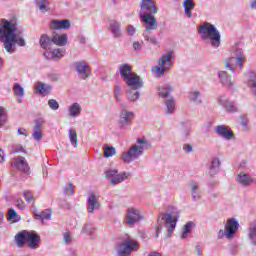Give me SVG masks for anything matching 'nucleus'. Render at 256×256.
Wrapping results in <instances>:
<instances>
[{
    "label": "nucleus",
    "mask_w": 256,
    "mask_h": 256,
    "mask_svg": "<svg viewBox=\"0 0 256 256\" xmlns=\"http://www.w3.org/2000/svg\"><path fill=\"white\" fill-rule=\"evenodd\" d=\"M52 55L53 57H55L56 59H61L63 57V55H65V50L61 49V48H57L54 49L52 51Z\"/></svg>",
    "instance_id": "5fc2aeb1"
},
{
    "label": "nucleus",
    "mask_w": 256,
    "mask_h": 256,
    "mask_svg": "<svg viewBox=\"0 0 256 256\" xmlns=\"http://www.w3.org/2000/svg\"><path fill=\"white\" fill-rule=\"evenodd\" d=\"M173 89V86L171 84H166L158 89L160 97H163L164 99L169 97L171 95V91Z\"/></svg>",
    "instance_id": "72a5a7b5"
},
{
    "label": "nucleus",
    "mask_w": 256,
    "mask_h": 256,
    "mask_svg": "<svg viewBox=\"0 0 256 256\" xmlns=\"http://www.w3.org/2000/svg\"><path fill=\"white\" fill-rule=\"evenodd\" d=\"M189 100L191 103H195L199 105L201 103V92L199 91H192L189 93Z\"/></svg>",
    "instance_id": "58836bf2"
},
{
    "label": "nucleus",
    "mask_w": 256,
    "mask_h": 256,
    "mask_svg": "<svg viewBox=\"0 0 256 256\" xmlns=\"http://www.w3.org/2000/svg\"><path fill=\"white\" fill-rule=\"evenodd\" d=\"M165 114L166 115H173L175 113V110L177 109V105L175 104V99L170 98L165 101Z\"/></svg>",
    "instance_id": "cd10ccee"
},
{
    "label": "nucleus",
    "mask_w": 256,
    "mask_h": 256,
    "mask_svg": "<svg viewBox=\"0 0 256 256\" xmlns=\"http://www.w3.org/2000/svg\"><path fill=\"white\" fill-rule=\"evenodd\" d=\"M179 221V211L174 206H169L166 212H161L158 215V226L155 228V237L158 239L161 229H165L166 237H171L175 227Z\"/></svg>",
    "instance_id": "f03ea898"
},
{
    "label": "nucleus",
    "mask_w": 256,
    "mask_h": 256,
    "mask_svg": "<svg viewBox=\"0 0 256 256\" xmlns=\"http://www.w3.org/2000/svg\"><path fill=\"white\" fill-rule=\"evenodd\" d=\"M43 123H44V121L41 118L35 120V125H34L33 130H35V131H43Z\"/></svg>",
    "instance_id": "052dcab7"
},
{
    "label": "nucleus",
    "mask_w": 256,
    "mask_h": 256,
    "mask_svg": "<svg viewBox=\"0 0 256 256\" xmlns=\"http://www.w3.org/2000/svg\"><path fill=\"white\" fill-rule=\"evenodd\" d=\"M13 90H14L15 95H17V97L25 96V88H23V86H21V84L15 83Z\"/></svg>",
    "instance_id": "a18cd8bd"
},
{
    "label": "nucleus",
    "mask_w": 256,
    "mask_h": 256,
    "mask_svg": "<svg viewBox=\"0 0 256 256\" xmlns=\"http://www.w3.org/2000/svg\"><path fill=\"white\" fill-rule=\"evenodd\" d=\"M81 104L78 102L73 103L71 106L68 108V115L69 117H79L81 115Z\"/></svg>",
    "instance_id": "c756f323"
},
{
    "label": "nucleus",
    "mask_w": 256,
    "mask_h": 256,
    "mask_svg": "<svg viewBox=\"0 0 256 256\" xmlns=\"http://www.w3.org/2000/svg\"><path fill=\"white\" fill-rule=\"evenodd\" d=\"M110 31L115 39H119L123 35V31L121 30V23L117 20L109 21Z\"/></svg>",
    "instance_id": "4be33fe9"
},
{
    "label": "nucleus",
    "mask_w": 256,
    "mask_h": 256,
    "mask_svg": "<svg viewBox=\"0 0 256 256\" xmlns=\"http://www.w3.org/2000/svg\"><path fill=\"white\" fill-rule=\"evenodd\" d=\"M126 33L130 37H133V35H135L137 33V29H135V26H133V25H128L126 27Z\"/></svg>",
    "instance_id": "680f3d73"
},
{
    "label": "nucleus",
    "mask_w": 256,
    "mask_h": 256,
    "mask_svg": "<svg viewBox=\"0 0 256 256\" xmlns=\"http://www.w3.org/2000/svg\"><path fill=\"white\" fill-rule=\"evenodd\" d=\"M237 181L238 183H240V185L247 187V185H249V183H251L252 180H251V177H249V175L241 172L237 176Z\"/></svg>",
    "instance_id": "f704fd0d"
},
{
    "label": "nucleus",
    "mask_w": 256,
    "mask_h": 256,
    "mask_svg": "<svg viewBox=\"0 0 256 256\" xmlns=\"http://www.w3.org/2000/svg\"><path fill=\"white\" fill-rule=\"evenodd\" d=\"M118 69L120 71V77L123 79V81L135 73L133 72V67L127 63L121 64Z\"/></svg>",
    "instance_id": "b1692460"
},
{
    "label": "nucleus",
    "mask_w": 256,
    "mask_h": 256,
    "mask_svg": "<svg viewBox=\"0 0 256 256\" xmlns=\"http://www.w3.org/2000/svg\"><path fill=\"white\" fill-rule=\"evenodd\" d=\"M48 106L50 109H52V111H57V109H59V102H57L55 99H50L48 100Z\"/></svg>",
    "instance_id": "bf43d9fd"
},
{
    "label": "nucleus",
    "mask_w": 256,
    "mask_h": 256,
    "mask_svg": "<svg viewBox=\"0 0 256 256\" xmlns=\"http://www.w3.org/2000/svg\"><path fill=\"white\" fill-rule=\"evenodd\" d=\"M220 105L226 109L228 113H237L239 111V108L237 107V104L229 99V97L225 94H222L218 99Z\"/></svg>",
    "instance_id": "2eb2a0df"
},
{
    "label": "nucleus",
    "mask_w": 256,
    "mask_h": 256,
    "mask_svg": "<svg viewBox=\"0 0 256 256\" xmlns=\"http://www.w3.org/2000/svg\"><path fill=\"white\" fill-rule=\"evenodd\" d=\"M119 173V170H117V168H108L105 170V176H106V179H113L116 174Z\"/></svg>",
    "instance_id": "49530a36"
},
{
    "label": "nucleus",
    "mask_w": 256,
    "mask_h": 256,
    "mask_svg": "<svg viewBox=\"0 0 256 256\" xmlns=\"http://www.w3.org/2000/svg\"><path fill=\"white\" fill-rule=\"evenodd\" d=\"M35 5L42 13H47V11H49L48 0H35Z\"/></svg>",
    "instance_id": "c9c22d12"
},
{
    "label": "nucleus",
    "mask_w": 256,
    "mask_h": 256,
    "mask_svg": "<svg viewBox=\"0 0 256 256\" xmlns=\"http://www.w3.org/2000/svg\"><path fill=\"white\" fill-rule=\"evenodd\" d=\"M115 153H117V150L115 149V147L109 146L107 144L104 146V157H106V159L109 157H113Z\"/></svg>",
    "instance_id": "c03bdc74"
},
{
    "label": "nucleus",
    "mask_w": 256,
    "mask_h": 256,
    "mask_svg": "<svg viewBox=\"0 0 256 256\" xmlns=\"http://www.w3.org/2000/svg\"><path fill=\"white\" fill-rule=\"evenodd\" d=\"M182 6L184 7V14L188 19H191L193 17V9H195V2L193 0H184L182 3Z\"/></svg>",
    "instance_id": "393cba45"
},
{
    "label": "nucleus",
    "mask_w": 256,
    "mask_h": 256,
    "mask_svg": "<svg viewBox=\"0 0 256 256\" xmlns=\"http://www.w3.org/2000/svg\"><path fill=\"white\" fill-rule=\"evenodd\" d=\"M68 137L70 139L71 145H73L74 147H77V145H78L77 132H75V130H73V129H69Z\"/></svg>",
    "instance_id": "37998d69"
},
{
    "label": "nucleus",
    "mask_w": 256,
    "mask_h": 256,
    "mask_svg": "<svg viewBox=\"0 0 256 256\" xmlns=\"http://www.w3.org/2000/svg\"><path fill=\"white\" fill-rule=\"evenodd\" d=\"M32 137L34 141H41L43 139V130H33Z\"/></svg>",
    "instance_id": "6e6d98bb"
},
{
    "label": "nucleus",
    "mask_w": 256,
    "mask_h": 256,
    "mask_svg": "<svg viewBox=\"0 0 256 256\" xmlns=\"http://www.w3.org/2000/svg\"><path fill=\"white\" fill-rule=\"evenodd\" d=\"M153 15L155 14H140L143 23H145L146 33H148V31H155V29L159 27V23L157 22V19Z\"/></svg>",
    "instance_id": "4468645a"
},
{
    "label": "nucleus",
    "mask_w": 256,
    "mask_h": 256,
    "mask_svg": "<svg viewBox=\"0 0 256 256\" xmlns=\"http://www.w3.org/2000/svg\"><path fill=\"white\" fill-rule=\"evenodd\" d=\"M231 57L225 60V67L231 73H241L243 71V63H245L246 58L243 54V50L239 46L235 45L230 50Z\"/></svg>",
    "instance_id": "39448f33"
},
{
    "label": "nucleus",
    "mask_w": 256,
    "mask_h": 256,
    "mask_svg": "<svg viewBox=\"0 0 256 256\" xmlns=\"http://www.w3.org/2000/svg\"><path fill=\"white\" fill-rule=\"evenodd\" d=\"M82 233H87V235H93V233H95V227H93V224H86L84 225Z\"/></svg>",
    "instance_id": "864d4df0"
},
{
    "label": "nucleus",
    "mask_w": 256,
    "mask_h": 256,
    "mask_svg": "<svg viewBox=\"0 0 256 256\" xmlns=\"http://www.w3.org/2000/svg\"><path fill=\"white\" fill-rule=\"evenodd\" d=\"M218 76L220 79V83L224 85V87H228V89H233V85H235V81L233 78L227 73V71H219Z\"/></svg>",
    "instance_id": "aec40b11"
},
{
    "label": "nucleus",
    "mask_w": 256,
    "mask_h": 256,
    "mask_svg": "<svg viewBox=\"0 0 256 256\" xmlns=\"http://www.w3.org/2000/svg\"><path fill=\"white\" fill-rule=\"evenodd\" d=\"M12 154H15V153H24L26 155L27 153V150H25V148L23 147V145L19 144V145H14L12 146V151H11Z\"/></svg>",
    "instance_id": "603ef678"
},
{
    "label": "nucleus",
    "mask_w": 256,
    "mask_h": 256,
    "mask_svg": "<svg viewBox=\"0 0 256 256\" xmlns=\"http://www.w3.org/2000/svg\"><path fill=\"white\" fill-rule=\"evenodd\" d=\"M15 205L16 207H18V209H25L26 208V205H25V202H23L21 199H17L15 201Z\"/></svg>",
    "instance_id": "0e129e2a"
},
{
    "label": "nucleus",
    "mask_w": 256,
    "mask_h": 256,
    "mask_svg": "<svg viewBox=\"0 0 256 256\" xmlns=\"http://www.w3.org/2000/svg\"><path fill=\"white\" fill-rule=\"evenodd\" d=\"M248 237L250 239V243L256 246V223L250 225Z\"/></svg>",
    "instance_id": "e433bc0d"
},
{
    "label": "nucleus",
    "mask_w": 256,
    "mask_h": 256,
    "mask_svg": "<svg viewBox=\"0 0 256 256\" xmlns=\"http://www.w3.org/2000/svg\"><path fill=\"white\" fill-rule=\"evenodd\" d=\"M183 151H185V153H192L193 146L191 144H184Z\"/></svg>",
    "instance_id": "69168bd1"
},
{
    "label": "nucleus",
    "mask_w": 256,
    "mask_h": 256,
    "mask_svg": "<svg viewBox=\"0 0 256 256\" xmlns=\"http://www.w3.org/2000/svg\"><path fill=\"white\" fill-rule=\"evenodd\" d=\"M139 250V242L130 236H126L118 245V256H129L133 251Z\"/></svg>",
    "instance_id": "423d86ee"
},
{
    "label": "nucleus",
    "mask_w": 256,
    "mask_h": 256,
    "mask_svg": "<svg viewBox=\"0 0 256 256\" xmlns=\"http://www.w3.org/2000/svg\"><path fill=\"white\" fill-rule=\"evenodd\" d=\"M28 231H22L15 236V241L18 247H23L27 243Z\"/></svg>",
    "instance_id": "473e14b6"
},
{
    "label": "nucleus",
    "mask_w": 256,
    "mask_h": 256,
    "mask_svg": "<svg viewBox=\"0 0 256 256\" xmlns=\"http://www.w3.org/2000/svg\"><path fill=\"white\" fill-rule=\"evenodd\" d=\"M50 29H52V31H59V30L67 31V29H71V21H69L67 19L52 20L50 22Z\"/></svg>",
    "instance_id": "f3484780"
},
{
    "label": "nucleus",
    "mask_w": 256,
    "mask_h": 256,
    "mask_svg": "<svg viewBox=\"0 0 256 256\" xmlns=\"http://www.w3.org/2000/svg\"><path fill=\"white\" fill-rule=\"evenodd\" d=\"M193 227H195V223L193 222H187L184 225L183 228V232H182V239H187V237H189V233H191V231H193Z\"/></svg>",
    "instance_id": "4c0bfd02"
},
{
    "label": "nucleus",
    "mask_w": 256,
    "mask_h": 256,
    "mask_svg": "<svg viewBox=\"0 0 256 256\" xmlns=\"http://www.w3.org/2000/svg\"><path fill=\"white\" fill-rule=\"evenodd\" d=\"M39 43H40L41 49H44L45 51H51V49H53V45H55L53 37L51 38L47 34H43L40 37Z\"/></svg>",
    "instance_id": "412c9836"
},
{
    "label": "nucleus",
    "mask_w": 256,
    "mask_h": 256,
    "mask_svg": "<svg viewBox=\"0 0 256 256\" xmlns=\"http://www.w3.org/2000/svg\"><path fill=\"white\" fill-rule=\"evenodd\" d=\"M73 67L75 71L78 73L79 79L85 81L91 77V67L87 64L86 61H77L74 62Z\"/></svg>",
    "instance_id": "9b49d317"
},
{
    "label": "nucleus",
    "mask_w": 256,
    "mask_h": 256,
    "mask_svg": "<svg viewBox=\"0 0 256 256\" xmlns=\"http://www.w3.org/2000/svg\"><path fill=\"white\" fill-rule=\"evenodd\" d=\"M250 9H253L254 11H256V0L250 1Z\"/></svg>",
    "instance_id": "774afa93"
},
{
    "label": "nucleus",
    "mask_w": 256,
    "mask_h": 256,
    "mask_svg": "<svg viewBox=\"0 0 256 256\" xmlns=\"http://www.w3.org/2000/svg\"><path fill=\"white\" fill-rule=\"evenodd\" d=\"M12 167H15V169H18V171H21L22 173H27L30 169L29 163H27L25 157L22 156L14 158V161L12 162Z\"/></svg>",
    "instance_id": "a211bd4d"
},
{
    "label": "nucleus",
    "mask_w": 256,
    "mask_h": 256,
    "mask_svg": "<svg viewBox=\"0 0 256 256\" xmlns=\"http://www.w3.org/2000/svg\"><path fill=\"white\" fill-rule=\"evenodd\" d=\"M214 133H216V135H218V137L225 139V141L235 140V133H233V130H231V127H229L227 125L215 126Z\"/></svg>",
    "instance_id": "f8f14e48"
},
{
    "label": "nucleus",
    "mask_w": 256,
    "mask_h": 256,
    "mask_svg": "<svg viewBox=\"0 0 256 256\" xmlns=\"http://www.w3.org/2000/svg\"><path fill=\"white\" fill-rule=\"evenodd\" d=\"M140 15H157L155 0H141Z\"/></svg>",
    "instance_id": "ddd939ff"
},
{
    "label": "nucleus",
    "mask_w": 256,
    "mask_h": 256,
    "mask_svg": "<svg viewBox=\"0 0 256 256\" xmlns=\"http://www.w3.org/2000/svg\"><path fill=\"white\" fill-rule=\"evenodd\" d=\"M0 41L7 53H15V45H19V47L26 45L23 30L17 28L15 21H8L7 19H2L0 22Z\"/></svg>",
    "instance_id": "f257e3e1"
},
{
    "label": "nucleus",
    "mask_w": 256,
    "mask_h": 256,
    "mask_svg": "<svg viewBox=\"0 0 256 256\" xmlns=\"http://www.w3.org/2000/svg\"><path fill=\"white\" fill-rule=\"evenodd\" d=\"M121 95H123V92L121 91V86L119 85L114 86V97L116 99V103H122Z\"/></svg>",
    "instance_id": "de8ad7c7"
},
{
    "label": "nucleus",
    "mask_w": 256,
    "mask_h": 256,
    "mask_svg": "<svg viewBox=\"0 0 256 256\" xmlns=\"http://www.w3.org/2000/svg\"><path fill=\"white\" fill-rule=\"evenodd\" d=\"M52 39L54 41V45H57L58 47H65L67 45V41H69V36L67 34H54L52 36Z\"/></svg>",
    "instance_id": "bb28decb"
},
{
    "label": "nucleus",
    "mask_w": 256,
    "mask_h": 256,
    "mask_svg": "<svg viewBox=\"0 0 256 256\" xmlns=\"http://www.w3.org/2000/svg\"><path fill=\"white\" fill-rule=\"evenodd\" d=\"M126 95L129 101H132L133 103H135V101H139V97H141V92L139 91L135 92V90H128L126 92Z\"/></svg>",
    "instance_id": "a19ab883"
},
{
    "label": "nucleus",
    "mask_w": 256,
    "mask_h": 256,
    "mask_svg": "<svg viewBox=\"0 0 256 256\" xmlns=\"http://www.w3.org/2000/svg\"><path fill=\"white\" fill-rule=\"evenodd\" d=\"M239 230V222L235 218H230L227 220L225 225V230H219L218 239H233L235 237V233Z\"/></svg>",
    "instance_id": "0eeeda50"
},
{
    "label": "nucleus",
    "mask_w": 256,
    "mask_h": 256,
    "mask_svg": "<svg viewBox=\"0 0 256 256\" xmlns=\"http://www.w3.org/2000/svg\"><path fill=\"white\" fill-rule=\"evenodd\" d=\"M131 174L129 172H124L121 174H116L111 180L110 185H119V183H123L126 179H129Z\"/></svg>",
    "instance_id": "c85d7f7f"
},
{
    "label": "nucleus",
    "mask_w": 256,
    "mask_h": 256,
    "mask_svg": "<svg viewBox=\"0 0 256 256\" xmlns=\"http://www.w3.org/2000/svg\"><path fill=\"white\" fill-rule=\"evenodd\" d=\"M40 241H41V237L38 234H35L33 232H28L27 243L30 249H37V247H39Z\"/></svg>",
    "instance_id": "5701e85b"
},
{
    "label": "nucleus",
    "mask_w": 256,
    "mask_h": 256,
    "mask_svg": "<svg viewBox=\"0 0 256 256\" xmlns=\"http://www.w3.org/2000/svg\"><path fill=\"white\" fill-rule=\"evenodd\" d=\"M64 195L71 196L75 193V189L73 188L72 183H68L65 185L64 190H63Z\"/></svg>",
    "instance_id": "3c124183"
},
{
    "label": "nucleus",
    "mask_w": 256,
    "mask_h": 256,
    "mask_svg": "<svg viewBox=\"0 0 256 256\" xmlns=\"http://www.w3.org/2000/svg\"><path fill=\"white\" fill-rule=\"evenodd\" d=\"M198 35L202 41H210L211 47L214 49L221 47V32L217 30L215 25L209 22H203L198 26Z\"/></svg>",
    "instance_id": "7ed1b4c3"
},
{
    "label": "nucleus",
    "mask_w": 256,
    "mask_h": 256,
    "mask_svg": "<svg viewBox=\"0 0 256 256\" xmlns=\"http://www.w3.org/2000/svg\"><path fill=\"white\" fill-rule=\"evenodd\" d=\"M18 135H23L24 137H28L29 133L27 132V130L25 128H19Z\"/></svg>",
    "instance_id": "338daca9"
},
{
    "label": "nucleus",
    "mask_w": 256,
    "mask_h": 256,
    "mask_svg": "<svg viewBox=\"0 0 256 256\" xmlns=\"http://www.w3.org/2000/svg\"><path fill=\"white\" fill-rule=\"evenodd\" d=\"M132 47H133L134 51H141V49L143 47V42L134 41Z\"/></svg>",
    "instance_id": "e2e57ef3"
},
{
    "label": "nucleus",
    "mask_w": 256,
    "mask_h": 256,
    "mask_svg": "<svg viewBox=\"0 0 256 256\" xmlns=\"http://www.w3.org/2000/svg\"><path fill=\"white\" fill-rule=\"evenodd\" d=\"M190 190L192 201H200L201 200V190H199V184L197 182H190Z\"/></svg>",
    "instance_id": "a878e982"
},
{
    "label": "nucleus",
    "mask_w": 256,
    "mask_h": 256,
    "mask_svg": "<svg viewBox=\"0 0 256 256\" xmlns=\"http://www.w3.org/2000/svg\"><path fill=\"white\" fill-rule=\"evenodd\" d=\"M121 112L119 120V129H125V126L131 125L132 121L135 119V113L133 111L127 110L126 103H120Z\"/></svg>",
    "instance_id": "9d476101"
},
{
    "label": "nucleus",
    "mask_w": 256,
    "mask_h": 256,
    "mask_svg": "<svg viewBox=\"0 0 256 256\" xmlns=\"http://www.w3.org/2000/svg\"><path fill=\"white\" fill-rule=\"evenodd\" d=\"M124 82L130 89L133 91H137L143 87V80H141V77L137 75V73H133L131 76H128Z\"/></svg>",
    "instance_id": "dca6fc26"
},
{
    "label": "nucleus",
    "mask_w": 256,
    "mask_h": 256,
    "mask_svg": "<svg viewBox=\"0 0 256 256\" xmlns=\"http://www.w3.org/2000/svg\"><path fill=\"white\" fill-rule=\"evenodd\" d=\"M145 216L143 215V211L137 207H130L127 209L125 223L127 227H133L137 225L140 221H143Z\"/></svg>",
    "instance_id": "1a4fd4ad"
},
{
    "label": "nucleus",
    "mask_w": 256,
    "mask_h": 256,
    "mask_svg": "<svg viewBox=\"0 0 256 256\" xmlns=\"http://www.w3.org/2000/svg\"><path fill=\"white\" fill-rule=\"evenodd\" d=\"M144 40L151 45L158 46L159 40L156 35H149L147 32L143 33Z\"/></svg>",
    "instance_id": "ea45409f"
},
{
    "label": "nucleus",
    "mask_w": 256,
    "mask_h": 256,
    "mask_svg": "<svg viewBox=\"0 0 256 256\" xmlns=\"http://www.w3.org/2000/svg\"><path fill=\"white\" fill-rule=\"evenodd\" d=\"M23 195L27 203H35V197L33 196V193H31V191L25 190Z\"/></svg>",
    "instance_id": "8fccbe9b"
},
{
    "label": "nucleus",
    "mask_w": 256,
    "mask_h": 256,
    "mask_svg": "<svg viewBox=\"0 0 256 256\" xmlns=\"http://www.w3.org/2000/svg\"><path fill=\"white\" fill-rule=\"evenodd\" d=\"M191 135V128L189 126H183L180 128V137L182 141H187Z\"/></svg>",
    "instance_id": "79ce46f5"
},
{
    "label": "nucleus",
    "mask_w": 256,
    "mask_h": 256,
    "mask_svg": "<svg viewBox=\"0 0 256 256\" xmlns=\"http://www.w3.org/2000/svg\"><path fill=\"white\" fill-rule=\"evenodd\" d=\"M63 241L66 245H71V243H73V235H71L69 232H64Z\"/></svg>",
    "instance_id": "4d7b16f0"
},
{
    "label": "nucleus",
    "mask_w": 256,
    "mask_h": 256,
    "mask_svg": "<svg viewBox=\"0 0 256 256\" xmlns=\"http://www.w3.org/2000/svg\"><path fill=\"white\" fill-rule=\"evenodd\" d=\"M219 167H221V160L219 158H213L209 166V175H217L219 173Z\"/></svg>",
    "instance_id": "2f4dec72"
},
{
    "label": "nucleus",
    "mask_w": 256,
    "mask_h": 256,
    "mask_svg": "<svg viewBox=\"0 0 256 256\" xmlns=\"http://www.w3.org/2000/svg\"><path fill=\"white\" fill-rule=\"evenodd\" d=\"M145 149H151V143L145 137L138 138L136 143L123 153L122 161L124 163H133L143 155Z\"/></svg>",
    "instance_id": "20e7f679"
},
{
    "label": "nucleus",
    "mask_w": 256,
    "mask_h": 256,
    "mask_svg": "<svg viewBox=\"0 0 256 256\" xmlns=\"http://www.w3.org/2000/svg\"><path fill=\"white\" fill-rule=\"evenodd\" d=\"M35 89L40 95H49L51 93V85L45 84L43 82H38L37 85L35 86Z\"/></svg>",
    "instance_id": "7c9ffc66"
},
{
    "label": "nucleus",
    "mask_w": 256,
    "mask_h": 256,
    "mask_svg": "<svg viewBox=\"0 0 256 256\" xmlns=\"http://www.w3.org/2000/svg\"><path fill=\"white\" fill-rule=\"evenodd\" d=\"M171 57H173V53L168 52L161 56V58L158 61V66L155 67V76L161 77L162 75H165L169 69H171V66L173 65V61H171Z\"/></svg>",
    "instance_id": "6e6552de"
},
{
    "label": "nucleus",
    "mask_w": 256,
    "mask_h": 256,
    "mask_svg": "<svg viewBox=\"0 0 256 256\" xmlns=\"http://www.w3.org/2000/svg\"><path fill=\"white\" fill-rule=\"evenodd\" d=\"M37 219H51V211L44 210L40 214L36 215Z\"/></svg>",
    "instance_id": "13d9d810"
},
{
    "label": "nucleus",
    "mask_w": 256,
    "mask_h": 256,
    "mask_svg": "<svg viewBox=\"0 0 256 256\" xmlns=\"http://www.w3.org/2000/svg\"><path fill=\"white\" fill-rule=\"evenodd\" d=\"M101 203L99 202V198L95 196V194L91 193L88 195L87 199V209L89 213H95L97 209H100Z\"/></svg>",
    "instance_id": "6ab92c4d"
},
{
    "label": "nucleus",
    "mask_w": 256,
    "mask_h": 256,
    "mask_svg": "<svg viewBox=\"0 0 256 256\" xmlns=\"http://www.w3.org/2000/svg\"><path fill=\"white\" fill-rule=\"evenodd\" d=\"M8 220L14 221L15 223L19 221V215H17V212L15 211V209L11 208L8 210Z\"/></svg>",
    "instance_id": "09e8293b"
}]
</instances>
